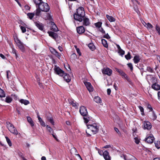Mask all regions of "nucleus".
I'll return each mask as SVG.
<instances>
[{"instance_id": "nucleus-48", "label": "nucleus", "mask_w": 160, "mask_h": 160, "mask_svg": "<svg viewBox=\"0 0 160 160\" xmlns=\"http://www.w3.org/2000/svg\"><path fill=\"white\" fill-rule=\"evenodd\" d=\"M128 66L130 68L131 71H132L133 69V67L132 64L131 63H128Z\"/></svg>"}, {"instance_id": "nucleus-2", "label": "nucleus", "mask_w": 160, "mask_h": 160, "mask_svg": "<svg viewBox=\"0 0 160 160\" xmlns=\"http://www.w3.org/2000/svg\"><path fill=\"white\" fill-rule=\"evenodd\" d=\"M39 4L37 6L35 16H39L41 12H47L50 9V7L47 3L43 2L42 0H39Z\"/></svg>"}, {"instance_id": "nucleus-29", "label": "nucleus", "mask_w": 160, "mask_h": 160, "mask_svg": "<svg viewBox=\"0 0 160 160\" xmlns=\"http://www.w3.org/2000/svg\"><path fill=\"white\" fill-rule=\"evenodd\" d=\"M101 41L102 43L103 46L105 48H107L108 47V44L107 41L104 39H102Z\"/></svg>"}, {"instance_id": "nucleus-22", "label": "nucleus", "mask_w": 160, "mask_h": 160, "mask_svg": "<svg viewBox=\"0 0 160 160\" xmlns=\"http://www.w3.org/2000/svg\"><path fill=\"white\" fill-rule=\"evenodd\" d=\"M152 88L155 90H159L160 89V85L157 83H155L152 85Z\"/></svg>"}, {"instance_id": "nucleus-43", "label": "nucleus", "mask_w": 160, "mask_h": 160, "mask_svg": "<svg viewBox=\"0 0 160 160\" xmlns=\"http://www.w3.org/2000/svg\"><path fill=\"white\" fill-rule=\"evenodd\" d=\"M46 128L49 132H53V129L50 126H49L48 125H47Z\"/></svg>"}, {"instance_id": "nucleus-37", "label": "nucleus", "mask_w": 160, "mask_h": 160, "mask_svg": "<svg viewBox=\"0 0 160 160\" xmlns=\"http://www.w3.org/2000/svg\"><path fill=\"white\" fill-rule=\"evenodd\" d=\"M7 142L8 143L9 146L11 147L12 146V143L9 138L8 137H5Z\"/></svg>"}, {"instance_id": "nucleus-30", "label": "nucleus", "mask_w": 160, "mask_h": 160, "mask_svg": "<svg viewBox=\"0 0 160 160\" xmlns=\"http://www.w3.org/2000/svg\"><path fill=\"white\" fill-rule=\"evenodd\" d=\"M94 101L97 103H100L101 102V99L98 96L95 97L94 98Z\"/></svg>"}, {"instance_id": "nucleus-16", "label": "nucleus", "mask_w": 160, "mask_h": 160, "mask_svg": "<svg viewBox=\"0 0 160 160\" xmlns=\"http://www.w3.org/2000/svg\"><path fill=\"white\" fill-rule=\"evenodd\" d=\"M34 23L35 25L40 30L42 31H43L44 27L42 23L39 22H35Z\"/></svg>"}, {"instance_id": "nucleus-5", "label": "nucleus", "mask_w": 160, "mask_h": 160, "mask_svg": "<svg viewBox=\"0 0 160 160\" xmlns=\"http://www.w3.org/2000/svg\"><path fill=\"white\" fill-rule=\"evenodd\" d=\"M55 73L60 76H63L65 74V72L63 71L59 67L55 66L54 68Z\"/></svg>"}, {"instance_id": "nucleus-4", "label": "nucleus", "mask_w": 160, "mask_h": 160, "mask_svg": "<svg viewBox=\"0 0 160 160\" xmlns=\"http://www.w3.org/2000/svg\"><path fill=\"white\" fill-rule=\"evenodd\" d=\"M14 40L16 42L17 46L21 51L23 52L25 51V48L24 44L18 38L17 35L14 36Z\"/></svg>"}, {"instance_id": "nucleus-17", "label": "nucleus", "mask_w": 160, "mask_h": 160, "mask_svg": "<svg viewBox=\"0 0 160 160\" xmlns=\"http://www.w3.org/2000/svg\"><path fill=\"white\" fill-rule=\"evenodd\" d=\"M62 77H63L64 80L67 82H69L71 79V77L68 74L66 73H65V74Z\"/></svg>"}, {"instance_id": "nucleus-52", "label": "nucleus", "mask_w": 160, "mask_h": 160, "mask_svg": "<svg viewBox=\"0 0 160 160\" xmlns=\"http://www.w3.org/2000/svg\"><path fill=\"white\" fill-rule=\"evenodd\" d=\"M103 37L107 39H109L110 38V37L109 36V35L108 33L107 34L104 35L103 36Z\"/></svg>"}, {"instance_id": "nucleus-34", "label": "nucleus", "mask_w": 160, "mask_h": 160, "mask_svg": "<svg viewBox=\"0 0 160 160\" xmlns=\"http://www.w3.org/2000/svg\"><path fill=\"white\" fill-rule=\"evenodd\" d=\"M102 23L100 22H98L97 23H94V25L96 27L98 28H100L101 27L102 25Z\"/></svg>"}, {"instance_id": "nucleus-11", "label": "nucleus", "mask_w": 160, "mask_h": 160, "mask_svg": "<svg viewBox=\"0 0 160 160\" xmlns=\"http://www.w3.org/2000/svg\"><path fill=\"white\" fill-rule=\"evenodd\" d=\"M51 53L55 55L56 57L58 59H60L61 57V54L53 48H52L51 50Z\"/></svg>"}, {"instance_id": "nucleus-13", "label": "nucleus", "mask_w": 160, "mask_h": 160, "mask_svg": "<svg viewBox=\"0 0 160 160\" xmlns=\"http://www.w3.org/2000/svg\"><path fill=\"white\" fill-rule=\"evenodd\" d=\"M83 25L77 28V31L79 34H82L84 33L85 31V28Z\"/></svg>"}, {"instance_id": "nucleus-54", "label": "nucleus", "mask_w": 160, "mask_h": 160, "mask_svg": "<svg viewBox=\"0 0 160 160\" xmlns=\"http://www.w3.org/2000/svg\"><path fill=\"white\" fill-rule=\"evenodd\" d=\"M99 31L103 34L105 33V31L101 27V28H99Z\"/></svg>"}, {"instance_id": "nucleus-26", "label": "nucleus", "mask_w": 160, "mask_h": 160, "mask_svg": "<svg viewBox=\"0 0 160 160\" xmlns=\"http://www.w3.org/2000/svg\"><path fill=\"white\" fill-rule=\"evenodd\" d=\"M106 17L108 20L110 22H114L115 21L116 19L112 16H109L108 15H107Z\"/></svg>"}, {"instance_id": "nucleus-57", "label": "nucleus", "mask_w": 160, "mask_h": 160, "mask_svg": "<svg viewBox=\"0 0 160 160\" xmlns=\"http://www.w3.org/2000/svg\"><path fill=\"white\" fill-rule=\"evenodd\" d=\"M0 57L3 59H7V58L2 53L0 54Z\"/></svg>"}, {"instance_id": "nucleus-27", "label": "nucleus", "mask_w": 160, "mask_h": 160, "mask_svg": "<svg viewBox=\"0 0 160 160\" xmlns=\"http://www.w3.org/2000/svg\"><path fill=\"white\" fill-rule=\"evenodd\" d=\"M68 102L69 103L72 105L73 107H76L77 106L76 103L74 102V100L69 99H68Z\"/></svg>"}, {"instance_id": "nucleus-44", "label": "nucleus", "mask_w": 160, "mask_h": 160, "mask_svg": "<svg viewBox=\"0 0 160 160\" xmlns=\"http://www.w3.org/2000/svg\"><path fill=\"white\" fill-rule=\"evenodd\" d=\"M48 121H49L52 125H54V122L52 118H48Z\"/></svg>"}, {"instance_id": "nucleus-7", "label": "nucleus", "mask_w": 160, "mask_h": 160, "mask_svg": "<svg viewBox=\"0 0 160 160\" xmlns=\"http://www.w3.org/2000/svg\"><path fill=\"white\" fill-rule=\"evenodd\" d=\"M79 112L82 116H85V115L88 114L86 108L83 106H81L80 107Z\"/></svg>"}, {"instance_id": "nucleus-1", "label": "nucleus", "mask_w": 160, "mask_h": 160, "mask_svg": "<svg viewBox=\"0 0 160 160\" xmlns=\"http://www.w3.org/2000/svg\"><path fill=\"white\" fill-rule=\"evenodd\" d=\"M73 17L75 20L82 22V25L85 26H89L91 24L89 19L85 16L84 8L82 7H79L77 9L73 14Z\"/></svg>"}, {"instance_id": "nucleus-31", "label": "nucleus", "mask_w": 160, "mask_h": 160, "mask_svg": "<svg viewBox=\"0 0 160 160\" xmlns=\"http://www.w3.org/2000/svg\"><path fill=\"white\" fill-rule=\"evenodd\" d=\"M12 100V99L10 96H7L5 98V102L8 103L11 102Z\"/></svg>"}, {"instance_id": "nucleus-64", "label": "nucleus", "mask_w": 160, "mask_h": 160, "mask_svg": "<svg viewBox=\"0 0 160 160\" xmlns=\"http://www.w3.org/2000/svg\"><path fill=\"white\" fill-rule=\"evenodd\" d=\"M158 98L159 100L160 101V91H159L158 93Z\"/></svg>"}, {"instance_id": "nucleus-35", "label": "nucleus", "mask_w": 160, "mask_h": 160, "mask_svg": "<svg viewBox=\"0 0 160 160\" xmlns=\"http://www.w3.org/2000/svg\"><path fill=\"white\" fill-rule=\"evenodd\" d=\"M155 147L157 149L160 148V141H155L154 142Z\"/></svg>"}, {"instance_id": "nucleus-50", "label": "nucleus", "mask_w": 160, "mask_h": 160, "mask_svg": "<svg viewBox=\"0 0 160 160\" xmlns=\"http://www.w3.org/2000/svg\"><path fill=\"white\" fill-rule=\"evenodd\" d=\"M20 28L22 30V32L24 33L26 32V28L22 26H20Z\"/></svg>"}, {"instance_id": "nucleus-10", "label": "nucleus", "mask_w": 160, "mask_h": 160, "mask_svg": "<svg viewBox=\"0 0 160 160\" xmlns=\"http://www.w3.org/2000/svg\"><path fill=\"white\" fill-rule=\"evenodd\" d=\"M102 73L104 74H106L108 76H110L112 73V70L107 68H104L102 71Z\"/></svg>"}, {"instance_id": "nucleus-42", "label": "nucleus", "mask_w": 160, "mask_h": 160, "mask_svg": "<svg viewBox=\"0 0 160 160\" xmlns=\"http://www.w3.org/2000/svg\"><path fill=\"white\" fill-rule=\"evenodd\" d=\"M156 30L157 31L159 35L160 34V27L157 24L156 26Z\"/></svg>"}, {"instance_id": "nucleus-63", "label": "nucleus", "mask_w": 160, "mask_h": 160, "mask_svg": "<svg viewBox=\"0 0 160 160\" xmlns=\"http://www.w3.org/2000/svg\"><path fill=\"white\" fill-rule=\"evenodd\" d=\"M71 57H73L74 59H75L76 58L77 56L75 53H73L72 54Z\"/></svg>"}, {"instance_id": "nucleus-61", "label": "nucleus", "mask_w": 160, "mask_h": 160, "mask_svg": "<svg viewBox=\"0 0 160 160\" xmlns=\"http://www.w3.org/2000/svg\"><path fill=\"white\" fill-rule=\"evenodd\" d=\"M107 94L108 95H110L111 92V90L110 88H108L107 90Z\"/></svg>"}, {"instance_id": "nucleus-60", "label": "nucleus", "mask_w": 160, "mask_h": 160, "mask_svg": "<svg viewBox=\"0 0 160 160\" xmlns=\"http://www.w3.org/2000/svg\"><path fill=\"white\" fill-rule=\"evenodd\" d=\"M25 8L26 10H30L31 8L29 6L26 5L25 6Z\"/></svg>"}, {"instance_id": "nucleus-28", "label": "nucleus", "mask_w": 160, "mask_h": 160, "mask_svg": "<svg viewBox=\"0 0 160 160\" xmlns=\"http://www.w3.org/2000/svg\"><path fill=\"white\" fill-rule=\"evenodd\" d=\"M35 15V13L34 12L32 13H28L27 14V16L28 18L31 20L32 19L34 15Z\"/></svg>"}, {"instance_id": "nucleus-55", "label": "nucleus", "mask_w": 160, "mask_h": 160, "mask_svg": "<svg viewBox=\"0 0 160 160\" xmlns=\"http://www.w3.org/2000/svg\"><path fill=\"white\" fill-rule=\"evenodd\" d=\"M98 153L101 156L102 155H103V150H102L98 149Z\"/></svg>"}, {"instance_id": "nucleus-40", "label": "nucleus", "mask_w": 160, "mask_h": 160, "mask_svg": "<svg viewBox=\"0 0 160 160\" xmlns=\"http://www.w3.org/2000/svg\"><path fill=\"white\" fill-rule=\"evenodd\" d=\"M118 53L120 55L122 56L125 54V51L121 49L118 51Z\"/></svg>"}, {"instance_id": "nucleus-62", "label": "nucleus", "mask_w": 160, "mask_h": 160, "mask_svg": "<svg viewBox=\"0 0 160 160\" xmlns=\"http://www.w3.org/2000/svg\"><path fill=\"white\" fill-rule=\"evenodd\" d=\"M126 155L125 154H123L122 156H121V157L123 158L125 160H126Z\"/></svg>"}, {"instance_id": "nucleus-14", "label": "nucleus", "mask_w": 160, "mask_h": 160, "mask_svg": "<svg viewBox=\"0 0 160 160\" xmlns=\"http://www.w3.org/2000/svg\"><path fill=\"white\" fill-rule=\"evenodd\" d=\"M150 112H149L148 117L152 120L155 121L156 119L157 118V116L153 111Z\"/></svg>"}, {"instance_id": "nucleus-53", "label": "nucleus", "mask_w": 160, "mask_h": 160, "mask_svg": "<svg viewBox=\"0 0 160 160\" xmlns=\"http://www.w3.org/2000/svg\"><path fill=\"white\" fill-rule=\"evenodd\" d=\"M33 1L34 3L36 5V6L37 7V6L39 5V0H36L35 1L34 0H33Z\"/></svg>"}, {"instance_id": "nucleus-18", "label": "nucleus", "mask_w": 160, "mask_h": 160, "mask_svg": "<svg viewBox=\"0 0 160 160\" xmlns=\"http://www.w3.org/2000/svg\"><path fill=\"white\" fill-rule=\"evenodd\" d=\"M8 129L12 133L16 135H17L18 134V131L14 127L13 125V126L10 127Z\"/></svg>"}, {"instance_id": "nucleus-3", "label": "nucleus", "mask_w": 160, "mask_h": 160, "mask_svg": "<svg viewBox=\"0 0 160 160\" xmlns=\"http://www.w3.org/2000/svg\"><path fill=\"white\" fill-rule=\"evenodd\" d=\"M87 126L88 129L86 130V131L87 136L89 137L91 136V135L89 134L88 132L89 130H91L94 134H96L98 132L99 126L98 124L94 122L92 124H90V122H89Z\"/></svg>"}, {"instance_id": "nucleus-15", "label": "nucleus", "mask_w": 160, "mask_h": 160, "mask_svg": "<svg viewBox=\"0 0 160 160\" xmlns=\"http://www.w3.org/2000/svg\"><path fill=\"white\" fill-rule=\"evenodd\" d=\"M49 36L52 38L56 40L58 37V34L52 31H48V32Z\"/></svg>"}, {"instance_id": "nucleus-32", "label": "nucleus", "mask_w": 160, "mask_h": 160, "mask_svg": "<svg viewBox=\"0 0 160 160\" xmlns=\"http://www.w3.org/2000/svg\"><path fill=\"white\" fill-rule=\"evenodd\" d=\"M89 48L92 51H93L95 49V47L93 43H91L88 45Z\"/></svg>"}, {"instance_id": "nucleus-47", "label": "nucleus", "mask_w": 160, "mask_h": 160, "mask_svg": "<svg viewBox=\"0 0 160 160\" xmlns=\"http://www.w3.org/2000/svg\"><path fill=\"white\" fill-rule=\"evenodd\" d=\"M147 71L150 72H153V69L150 67H147Z\"/></svg>"}, {"instance_id": "nucleus-39", "label": "nucleus", "mask_w": 160, "mask_h": 160, "mask_svg": "<svg viewBox=\"0 0 160 160\" xmlns=\"http://www.w3.org/2000/svg\"><path fill=\"white\" fill-rule=\"evenodd\" d=\"M125 57L127 60L130 59L131 58V56L130 52H128V54L125 56Z\"/></svg>"}, {"instance_id": "nucleus-20", "label": "nucleus", "mask_w": 160, "mask_h": 160, "mask_svg": "<svg viewBox=\"0 0 160 160\" xmlns=\"http://www.w3.org/2000/svg\"><path fill=\"white\" fill-rule=\"evenodd\" d=\"M37 115L38 119L40 123V125L43 127H45L46 126V125L45 122L42 120V119L40 117L39 115V114L38 112H37Z\"/></svg>"}, {"instance_id": "nucleus-49", "label": "nucleus", "mask_w": 160, "mask_h": 160, "mask_svg": "<svg viewBox=\"0 0 160 160\" xmlns=\"http://www.w3.org/2000/svg\"><path fill=\"white\" fill-rule=\"evenodd\" d=\"M134 139L135 143L137 144H138L140 142V140L137 137H135Z\"/></svg>"}, {"instance_id": "nucleus-21", "label": "nucleus", "mask_w": 160, "mask_h": 160, "mask_svg": "<svg viewBox=\"0 0 160 160\" xmlns=\"http://www.w3.org/2000/svg\"><path fill=\"white\" fill-rule=\"evenodd\" d=\"M83 116V119L84 120V122L87 124L90 121L91 119V117L89 116L88 114H86L85 116Z\"/></svg>"}, {"instance_id": "nucleus-24", "label": "nucleus", "mask_w": 160, "mask_h": 160, "mask_svg": "<svg viewBox=\"0 0 160 160\" xmlns=\"http://www.w3.org/2000/svg\"><path fill=\"white\" fill-rule=\"evenodd\" d=\"M19 102L22 104H24L25 105H26L29 104L30 103L29 101L24 99H21L19 101Z\"/></svg>"}, {"instance_id": "nucleus-8", "label": "nucleus", "mask_w": 160, "mask_h": 160, "mask_svg": "<svg viewBox=\"0 0 160 160\" xmlns=\"http://www.w3.org/2000/svg\"><path fill=\"white\" fill-rule=\"evenodd\" d=\"M154 139V138L153 135L151 134L145 138V141L148 143L151 144L153 142Z\"/></svg>"}, {"instance_id": "nucleus-19", "label": "nucleus", "mask_w": 160, "mask_h": 160, "mask_svg": "<svg viewBox=\"0 0 160 160\" xmlns=\"http://www.w3.org/2000/svg\"><path fill=\"white\" fill-rule=\"evenodd\" d=\"M133 60L134 62L137 64L140 62L141 60V58L139 55H137L134 57Z\"/></svg>"}, {"instance_id": "nucleus-58", "label": "nucleus", "mask_w": 160, "mask_h": 160, "mask_svg": "<svg viewBox=\"0 0 160 160\" xmlns=\"http://www.w3.org/2000/svg\"><path fill=\"white\" fill-rule=\"evenodd\" d=\"M18 52L17 50H16L14 48H12V53L13 54H16V53Z\"/></svg>"}, {"instance_id": "nucleus-6", "label": "nucleus", "mask_w": 160, "mask_h": 160, "mask_svg": "<svg viewBox=\"0 0 160 160\" xmlns=\"http://www.w3.org/2000/svg\"><path fill=\"white\" fill-rule=\"evenodd\" d=\"M143 129H147L149 130L151 129L152 127V125L151 123L147 121H144L143 123Z\"/></svg>"}, {"instance_id": "nucleus-59", "label": "nucleus", "mask_w": 160, "mask_h": 160, "mask_svg": "<svg viewBox=\"0 0 160 160\" xmlns=\"http://www.w3.org/2000/svg\"><path fill=\"white\" fill-rule=\"evenodd\" d=\"M114 130L118 134H121L118 129L117 128H114Z\"/></svg>"}, {"instance_id": "nucleus-38", "label": "nucleus", "mask_w": 160, "mask_h": 160, "mask_svg": "<svg viewBox=\"0 0 160 160\" xmlns=\"http://www.w3.org/2000/svg\"><path fill=\"white\" fill-rule=\"evenodd\" d=\"M138 108L141 112V114L142 116L144 115V109L141 106H138Z\"/></svg>"}, {"instance_id": "nucleus-25", "label": "nucleus", "mask_w": 160, "mask_h": 160, "mask_svg": "<svg viewBox=\"0 0 160 160\" xmlns=\"http://www.w3.org/2000/svg\"><path fill=\"white\" fill-rule=\"evenodd\" d=\"M52 23H53V24L51 27V30L55 32L58 31V29L56 25L53 22Z\"/></svg>"}, {"instance_id": "nucleus-45", "label": "nucleus", "mask_w": 160, "mask_h": 160, "mask_svg": "<svg viewBox=\"0 0 160 160\" xmlns=\"http://www.w3.org/2000/svg\"><path fill=\"white\" fill-rule=\"evenodd\" d=\"M125 79L127 80V81L130 84H132V82L131 80L130 79V78L128 77V75L127 76H126V77H125Z\"/></svg>"}, {"instance_id": "nucleus-36", "label": "nucleus", "mask_w": 160, "mask_h": 160, "mask_svg": "<svg viewBox=\"0 0 160 160\" xmlns=\"http://www.w3.org/2000/svg\"><path fill=\"white\" fill-rule=\"evenodd\" d=\"M146 105L147 108L149 110V112L153 111L151 105L150 104L147 103L146 104Z\"/></svg>"}, {"instance_id": "nucleus-56", "label": "nucleus", "mask_w": 160, "mask_h": 160, "mask_svg": "<svg viewBox=\"0 0 160 160\" xmlns=\"http://www.w3.org/2000/svg\"><path fill=\"white\" fill-rule=\"evenodd\" d=\"M76 50L77 53L78 54L79 56H81V53L80 52L79 49L78 48H77Z\"/></svg>"}, {"instance_id": "nucleus-23", "label": "nucleus", "mask_w": 160, "mask_h": 160, "mask_svg": "<svg viewBox=\"0 0 160 160\" xmlns=\"http://www.w3.org/2000/svg\"><path fill=\"white\" fill-rule=\"evenodd\" d=\"M27 118L28 122L29 123L31 126L33 127L34 126V124L32 118L29 116L27 117Z\"/></svg>"}, {"instance_id": "nucleus-51", "label": "nucleus", "mask_w": 160, "mask_h": 160, "mask_svg": "<svg viewBox=\"0 0 160 160\" xmlns=\"http://www.w3.org/2000/svg\"><path fill=\"white\" fill-rule=\"evenodd\" d=\"M7 125L8 129L10 128V127L13 126V124L11 123H10L9 122H6Z\"/></svg>"}, {"instance_id": "nucleus-9", "label": "nucleus", "mask_w": 160, "mask_h": 160, "mask_svg": "<svg viewBox=\"0 0 160 160\" xmlns=\"http://www.w3.org/2000/svg\"><path fill=\"white\" fill-rule=\"evenodd\" d=\"M84 83L89 92H92L93 91V88L90 82H85Z\"/></svg>"}, {"instance_id": "nucleus-41", "label": "nucleus", "mask_w": 160, "mask_h": 160, "mask_svg": "<svg viewBox=\"0 0 160 160\" xmlns=\"http://www.w3.org/2000/svg\"><path fill=\"white\" fill-rule=\"evenodd\" d=\"M117 72H118L121 75L122 74H124V72L122 70L116 68L115 69Z\"/></svg>"}, {"instance_id": "nucleus-12", "label": "nucleus", "mask_w": 160, "mask_h": 160, "mask_svg": "<svg viewBox=\"0 0 160 160\" xmlns=\"http://www.w3.org/2000/svg\"><path fill=\"white\" fill-rule=\"evenodd\" d=\"M103 156L105 160H111V157L107 150H105L103 152Z\"/></svg>"}, {"instance_id": "nucleus-33", "label": "nucleus", "mask_w": 160, "mask_h": 160, "mask_svg": "<svg viewBox=\"0 0 160 160\" xmlns=\"http://www.w3.org/2000/svg\"><path fill=\"white\" fill-rule=\"evenodd\" d=\"M5 92L4 90L0 88V97L4 98L5 97Z\"/></svg>"}, {"instance_id": "nucleus-46", "label": "nucleus", "mask_w": 160, "mask_h": 160, "mask_svg": "<svg viewBox=\"0 0 160 160\" xmlns=\"http://www.w3.org/2000/svg\"><path fill=\"white\" fill-rule=\"evenodd\" d=\"M145 23L147 25L146 27L147 28H153V26L150 23L148 22L147 24H146L145 22Z\"/></svg>"}]
</instances>
